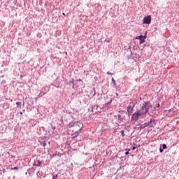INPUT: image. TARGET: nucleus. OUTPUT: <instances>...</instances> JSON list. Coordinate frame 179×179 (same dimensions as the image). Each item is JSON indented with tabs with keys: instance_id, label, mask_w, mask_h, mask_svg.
<instances>
[{
	"instance_id": "1",
	"label": "nucleus",
	"mask_w": 179,
	"mask_h": 179,
	"mask_svg": "<svg viewBox=\"0 0 179 179\" xmlns=\"http://www.w3.org/2000/svg\"><path fill=\"white\" fill-rule=\"evenodd\" d=\"M69 125V134L72 136V141L76 142L78 141V136H79V134H80V131L83 128V124L79 122H76L70 123Z\"/></svg>"
},
{
	"instance_id": "2",
	"label": "nucleus",
	"mask_w": 179,
	"mask_h": 179,
	"mask_svg": "<svg viewBox=\"0 0 179 179\" xmlns=\"http://www.w3.org/2000/svg\"><path fill=\"white\" fill-rule=\"evenodd\" d=\"M150 108H152V103H150V102L147 101L143 103L141 105V109L132 115L131 120H133V121H138L142 115H145V114L149 113Z\"/></svg>"
},
{
	"instance_id": "3",
	"label": "nucleus",
	"mask_w": 179,
	"mask_h": 179,
	"mask_svg": "<svg viewBox=\"0 0 179 179\" xmlns=\"http://www.w3.org/2000/svg\"><path fill=\"white\" fill-rule=\"evenodd\" d=\"M130 104H132V106L130 105L127 107L128 115H131L132 114V111H134V108L135 107V104H134V101H132V100H131Z\"/></svg>"
},
{
	"instance_id": "4",
	"label": "nucleus",
	"mask_w": 179,
	"mask_h": 179,
	"mask_svg": "<svg viewBox=\"0 0 179 179\" xmlns=\"http://www.w3.org/2000/svg\"><path fill=\"white\" fill-rule=\"evenodd\" d=\"M151 22H152V17H150V16H146L143 20V24H150Z\"/></svg>"
},
{
	"instance_id": "5",
	"label": "nucleus",
	"mask_w": 179,
	"mask_h": 179,
	"mask_svg": "<svg viewBox=\"0 0 179 179\" xmlns=\"http://www.w3.org/2000/svg\"><path fill=\"white\" fill-rule=\"evenodd\" d=\"M145 38H146V37H144L142 35H140V36L136 37V40H140V44H143V43H145Z\"/></svg>"
},
{
	"instance_id": "6",
	"label": "nucleus",
	"mask_w": 179,
	"mask_h": 179,
	"mask_svg": "<svg viewBox=\"0 0 179 179\" xmlns=\"http://www.w3.org/2000/svg\"><path fill=\"white\" fill-rule=\"evenodd\" d=\"M17 107H19V108H22V102L18 101L16 103Z\"/></svg>"
},
{
	"instance_id": "7",
	"label": "nucleus",
	"mask_w": 179,
	"mask_h": 179,
	"mask_svg": "<svg viewBox=\"0 0 179 179\" xmlns=\"http://www.w3.org/2000/svg\"><path fill=\"white\" fill-rule=\"evenodd\" d=\"M112 101H113L110 100L109 102L105 103V104L103 105V107H107L108 106H109V104H111Z\"/></svg>"
},
{
	"instance_id": "8",
	"label": "nucleus",
	"mask_w": 179,
	"mask_h": 179,
	"mask_svg": "<svg viewBox=\"0 0 179 179\" xmlns=\"http://www.w3.org/2000/svg\"><path fill=\"white\" fill-rule=\"evenodd\" d=\"M41 146H43V148H45V146H47V143H41Z\"/></svg>"
},
{
	"instance_id": "9",
	"label": "nucleus",
	"mask_w": 179,
	"mask_h": 179,
	"mask_svg": "<svg viewBox=\"0 0 179 179\" xmlns=\"http://www.w3.org/2000/svg\"><path fill=\"white\" fill-rule=\"evenodd\" d=\"M162 148H163V149H167V145L163 144Z\"/></svg>"
},
{
	"instance_id": "10",
	"label": "nucleus",
	"mask_w": 179,
	"mask_h": 179,
	"mask_svg": "<svg viewBox=\"0 0 179 179\" xmlns=\"http://www.w3.org/2000/svg\"><path fill=\"white\" fill-rule=\"evenodd\" d=\"M112 82H113L114 86H115L116 84H115V80H114V78H112Z\"/></svg>"
},
{
	"instance_id": "11",
	"label": "nucleus",
	"mask_w": 179,
	"mask_h": 179,
	"mask_svg": "<svg viewBox=\"0 0 179 179\" xmlns=\"http://www.w3.org/2000/svg\"><path fill=\"white\" fill-rule=\"evenodd\" d=\"M129 150H131L129 149L128 151H127V152H125V155H129Z\"/></svg>"
},
{
	"instance_id": "12",
	"label": "nucleus",
	"mask_w": 179,
	"mask_h": 179,
	"mask_svg": "<svg viewBox=\"0 0 179 179\" xmlns=\"http://www.w3.org/2000/svg\"><path fill=\"white\" fill-rule=\"evenodd\" d=\"M152 121H153V120H151L150 121V122H148V125H150V124H152Z\"/></svg>"
},
{
	"instance_id": "13",
	"label": "nucleus",
	"mask_w": 179,
	"mask_h": 179,
	"mask_svg": "<svg viewBox=\"0 0 179 179\" xmlns=\"http://www.w3.org/2000/svg\"><path fill=\"white\" fill-rule=\"evenodd\" d=\"M17 167H14V168H12L11 170H17Z\"/></svg>"
},
{
	"instance_id": "14",
	"label": "nucleus",
	"mask_w": 179,
	"mask_h": 179,
	"mask_svg": "<svg viewBox=\"0 0 179 179\" xmlns=\"http://www.w3.org/2000/svg\"><path fill=\"white\" fill-rule=\"evenodd\" d=\"M120 132H121L122 136H124L125 135V134H124V131H121Z\"/></svg>"
},
{
	"instance_id": "15",
	"label": "nucleus",
	"mask_w": 179,
	"mask_h": 179,
	"mask_svg": "<svg viewBox=\"0 0 179 179\" xmlns=\"http://www.w3.org/2000/svg\"><path fill=\"white\" fill-rule=\"evenodd\" d=\"M159 152H160V153H163V149H162V148H160V149H159Z\"/></svg>"
},
{
	"instance_id": "16",
	"label": "nucleus",
	"mask_w": 179,
	"mask_h": 179,
	"mask_svg": "<svg viewBox=\"0 0 179 179\" xmlns=\"http://www.w3.org/2000/svg\"><path fill=\"white\" fill-rule=\"evenodd\" d=\"M107 74H108V75H113V73H110V72H108V71L107 72Z\"/></svg>"
},
{
	"instance_id": "17",
	"label": "nucleus",
	"mask_w": 179,
	"mask_h": 179,
	"mask_svg": "<svg viewBox=\"0 0 179 179\" xmlns=\"http://www.w3.org/2000/svg\"><path fill=\"white\" fill-rule=\"evenodd\" d=\"M135 149H136V147L134 146V147L132 148V150H135Z\"/></svg>"
},
{
	"instance_id": "18",
	"label": "nucleus",
	"mask_w": 179,
	"mask_h": 179,
	"mask_svg": "<svg viewBox=\"0 0 179 179\" xmlns=\"http://www.w3.org/2000/svg\"><path fill=\"white\" fill-rule=\"evenodd\" d=\"M146 127V125H144V126H141V128H145Z\"/></svg>"
},
{
	"instance_id": "19",
	"label": "nucleus",
	"mask_w": 179,
	"mask_h": 179,
	"mask_svg": "<svg viewBox=\"0 0 179 179\" xmlns=\"http://www.w3.org/2000/svg\"><path fill=\"white\" fill-rule=\"evenodd\" d=\"M52 179H57V178H55V176H53Z\"/></svg>"
},
{
	"instance_id": "20",
	"label": "nucleus",
	"mask_w": 179,
	"mask_h": 179,
	"mask_svg": "<svg viewBox=\"0 0 179 179\" xmlns=\"http://www.w3.org/2000/svg\"><path fill=\"white\" fill-rule=\"evenodd\" d=\"M157 107H160V104H158V105H157Z\"/></svg>"
},
{
	"instance_id": "21",
	"label": "nucleus",
	"mask_w": 179,
	"mask_h": 179,
	"mask_svg": "<svg viewBox=\"0 0 179 179\" xmlns=\"http://www.w3.org/2000/svg\"><path fill=\"white\" fill-rule=\"evenodd\" d=\"M116 96H118V94H116Z\"/></svg>"
}]
</instances>
